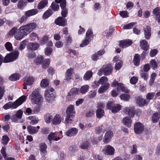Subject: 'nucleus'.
<instances>
[{
    "label": "nucleus",
    "instance_id": "nucleus-60",
    "mask_svg": "<svg viewBox=\"0 0 160 160\" xmlns=\"http://www.w3.org/2000/svg\"><path fill=\"white\" fill-rule=\"evenodd\" d=\"M56 134L54 132H51L48 136V139L50 141L54 140L56 138Z\"/></svg>",
    "mask_w": 160,
    "mask_h": 160
},
{
    "label": "nucleus",
    "instance_id": "nucleus-4",
    "mask_svg": "<svg viewBox=\"0 0 160 160\" xmlns=\"http://www.w3.org/2000/svg\"><path fill=\"white\" fill-rule=\"evenodd\" d=\"M27 97L26 96H22L13 103L10 102L6 103L3 106V108L5 109L10 108H16L25 101Z\"/></svg>",
    "mask_w": 160,
    "mask_h": 160
},
{
    "label": "nucleus",
    "instance_id": "nucleus-50",
    "mask_svg": "<svg viewBox=\"0 0 160 160\" xmlns=\"http://www.w3.org/2000/svg\"><path fill=\"white\" fill-rule=\"evenodd\" d=\"M75 116L69 115L66 114V117L65 118V122L68 123H71L72 121V119Z\"/></svg>",
    "mask_w": 160,
    "mask_h": 160
},
{
    "label": "nucleus",
    "instance_id": "nucleus-6",
    "mask_svg": "<svg viewBox=\"0 0 160 160\" xmlns=\"http://www.w3.org/2000/svg\"><path fill=\"white\" fill-rule=\"evenodd\" d=\"M93 37L92 32L90 29H88L86 33L85 39L82 41L80 45V47H83L88 45Z\"/></svg>",
    "mask_w": 160,
    "mask_h": 160
},
{
    "label": "nucleus",
    "instance_id": "nucleus-31",
    "mask_svg": "<svg viewBox=\"0 0 160 160\" xmlns=\"http://www.w3.org/2000/svg\"><path fill=\"white\" fill-rule=\"evenodd\" d=\"M37 10L36 9H32L26 12L25 14L27 17H29L36 14L37 13Z\"/></svg>",
    "mask_w": 160,
    "mask_h": 160
},
{
    "label": "nucleus",
    "instance_id": "nucleus-40",
    "mask_svg": "<svg viewBox=\"0 0 160 160\" xmlns=\"http://www.w3.org/2000/svg\"><path fill=\"white\" fill-rule=\"evenodd\" d=\"M53 116L50 114H46L44 117V120L47 123H49L52 121Z\"/></svg>",
    "mask_w": 160,
    "mask_h": 160
},
{
    "label": "nucleus",
    "instance_id": "nucleus-56",
    "mask_svg": "<svg viewBox=\"0 0 160 160\" xmlns=\"http://www.w3.org/2000/svg\"><path fill=\"white\" fill-rule=\"evenodd\" d=\"M122 64V63L121 60L118 61V62L116 63L115 65V69L117 70L120 69L121 68Z\"/></svg>",
    "mask_w": 160,
    "mask_h": 160
},
{
    "label": "nucleus",
    "instance_id": "nucleus-7",
    "mask_svg": "<svg viewBox=\"0 0 160 160\" xmlns=\"http://www.w3.org/2000/svg\"><path fill=\"white\" fill-rule=\"evenodd\" d=\"M37 26L36 23L34 22L29 23L25 25L21 26V29H24L25 32L28 34L33 30L35 29Z\"/></svg>",
    "mask_w": 160,
    "mask_h": 160
},
{
    "label": "nucleus",
    "instance_id": "nucleus-64",
    "mask_svg": "<svg viewBox=\"0 0 160 160\" xmlns=\"http://www.w3.org/2000/svg\"><path fill=\"white\" fill-rule=\"evenodd\" d=\"M158 52V51L156 49H153L151 50L150 52V55L151 57H154L156 55Z\"/></svg>",
    "mask_w": 160,
    "mask_h": 160
},
{
    "label": "nucleus",
    "instance_id": "nucleus-57",
    "mask_svg": "<svg viewBox=\"0 0 160 160\" xmlns=\"http://www.w3.org/2000/svg\"><path fill=\"white\" fill-rule=\"evenodd\" d=\"M5 46L6 49L9 51H11L12 50V44L9 42H6L5 45Z\"/></svg>",
    "mask_w": 160,
    "mask_h": 160
},
{
    "label": "nucleus",
    "instance_id": "nucleus-39",
    "mask_svg": "<svg viewBox=\"0 0 160 160\" xmlns=\"http://www.w3.org/2000/svg\"><path fill=\"white\" fill-rule=\"evenodd\" d=\"M121 108V106L119 104H115L112 107V112L113 113H115L118 112Z\"/></svg>",
    "mask_w": 160,
    "mask_h": 160
},
{
    "label": "nucleus",
    "instance_id": "nucleus-35",
    "mask_svg": "<svg viewBox=\"0 0 160 160\" xmlns=\"http://www.w3.org/2000/svg\"><path fill=\"white\" fill-rule=\"evenodd\" d=\"M133 61L136 66H138L140 63V56L138 54H136L134 57Z\"/></svg>",
    "mask_w": 160,
    "mask_h": 160
},
{
    "label": "nucleus",
    "instance_id": "nucleus-15",
    "mask_svg": "<svg viewBox=\"0 0 160 160\" xmlns=\"http://www.w3.org/2000/svg\"><path fill=\"white\" fill-rule=\"evenodd\" d=\"M59 1H61L60 4L61 7L62 9L61 12L62 15L63 17H65L68 13V10L66 8V0H59Z\"/></svg>",
    "mask_w": 160,
    "mask_h": 160
},
{
    "label": "nucleus",
    "instance_id": "nucleus-49",
    "mask_svg": "<svg viewBox=\"0 0 160 160\" xmlns=\"http://www.w3.org/2000/svg\"><path fill=\"white\" fill-rule=\"evenodd\" d=\"M120 98L121 100L128 101L130 98V96L127 94H122L120 95Z\"/></svg>",
    "mask_w": 160,
    "mask_h": 160
},
{
    "label": "nucleus",
    "instance_id": "nucleus-20",
    "mask_svg": "<svg viewBox=\"0 0 160 160\" xmlns=\"http://www.w3.org/2000/svg\"><path fill=\"white\" fill-rule=\"evenodd\" d=\"M102 68L104 74L106 75H108L111 73L112 67L111 65H104Z\"/></svg>",
    "mask_w": 160,
    "mask_h": 160
},
{
    "label": "nucleus",
    "instance_id": "nucleus-37",
    "mask_svg": "<svg viewBox=\"0 0 160 160\" xmlns=\"http://www.w3.org/2000/svg\"><path fill=\"white\" fill-rule=\"evenodd\" d=\"M50 62V59L47 58L45 59L42 62V67L43 69H46L49 66Z\"/></svg>",
    "mask_w": 160,
    "mask_h": 160
},
{
    "label": "nucleus",
    "instance_id": "nucleus-46",
    "mask_svg": "<svg viewBox=\"0 0 160 160\" xmlns=\"http://www.w3.org/2000/svg\"><path fill=\"white\" fill-rule=\"evenodd\" d=\"M48 3L47 0H43L41 1L38 4V8L42 9L45 7Z\"/></svg>",
    "mask_w": 160,
    "mask_h": 160
},
{
    "label": "nucleus",
    "instance_id": "nucleus-52",
    "mask_svg": "<svg viewBox=\"0 0 160 160\" xmlns=\"http://www.w3.org/2000/svg\"><path fill=\"white\" fill-rule=\"evenodd\" d=\"M141 77L145 80H147L148 78V74L147 72L141 70L140 72Z\"/></svg>",
    "mask_w": 160,
    "mask_h": 160
},
{
    "label": "nucleus",
    "instance_id": "nucleus-44",
    "mask_svg": "<svg viewBox=\"0 0 160 160\" xmlns=\"http://www.w3.org/2000/svg\"><path fill=\"white\" fill-rule=\"evenodd\" d=\"M160 118L159 113H154L152 116V120L153 122H157Z\"/></svg>",
    "mask_w": 160,
    "mask_h": 160
},
{
    "label": "nucleus",
    "instance_id": "nucleus-2",
    "mask_svg": "<svg viewBox=\"0 0 160 160\" xmlns=\"http://www.w3.org/2000/svg\"><path fill=\"white\" fill-rule=\"evenodd\" d=\"M18 55L19 52L17 51H15L7 54L4 58L0 54V66L3 62L4 63H8L15 61L18 58Z\"/></svg>",
    "mask_w": 160,
    "mask_h": 160
},
{
    "label": "nucleus",
    "instance_id": "nucleus-8",
    "mask_svg": "<svg viewBox=\"0 0 160 160\" xmlns=\"http://www.w3.org/2000/svg\"><path fill=\"white\" fill-rule=\"evenodd\" d=\"M118 86L117 87V90L118 92H119L122 91V92L129 93V90L126 87H124L123 84L122 83H118V82L114 80L111 85L112 87H115Z\"/></svg>",
    "mask_w": 160,
    "mask_h": 160
},
{
    "label": "nucleus",
    "instance_id": "nucleus-63",
    "mask_svg": "<svg viewBox=\"0 0 160 160\" xmlns=\"http://www.w3.org/2000/svg\"><path fill=\"white\" fill-rule=\"evenodd\" d=\"M30 37L32 41H34L38 38V36L37 33L32 32L30 35Z\"/></svg>",
    "mask_w": 160,
    "mask_h": 160
},
{
    "label": "nucleus",
    "instance_id": "nucleus-45",
    "mask_svg": "<svg viewBox=\"0 0 160 160\" xmlns=\"http://www.w3.org/2000/svg\"><path fill=\"white\" fill-rule=\"evenodd\" d=\"M92 72L91 71H88L86 72L83 77L85 80H87L90 79L92 76Z\"/></svg>",
    "mask_w": 160,
    "mask_h": 160
},
{
    "label": "nucleus",
    "instance_id": "nucleus-38",
    "mask_svg": "<svg viewBox=\"0 0 160 160\" xmlns=\"http://www.w3.org/2000/svg\"><path fill=\"white\" fill-rule=\"evenodd\" d=\"M20 76V75L18 73H14L9 77V79L11 81H15L19 80Z\"/></svg>",
    "mask_w": 160,
    "mask_h": 160
},
{
    "label": "nucleus",
    "instance_id": "nucleus-24",
    "mask_svg": "<svg viewBox=\"0 0 160 160\" xmlns=\"http://www.w3.org/2000/svg\"><path fill=\"white\" fill-rule=\"evenodd\" d=\"M39 47V44L37 42H30L29 43L27 48L28 49L31 50L35 51Z\"/></svg>",
    "mask_w": 160,
    "mask_h": 160
},
{
    "label": "nucleus",
    "instance_id": "nucleus-9",
    "mask_svg": "<svg viewBox=\"0 0 160 160\" xmlns=\"http://www.w3.org/2000/svg\"><path fill=\"white\" fill-rule=\"evenodd\" d=\"M53 89L51 87H48L45 92V97L46 100L48 102L52 101L53 98Z\"/></svg>",
    "mask_w": 160,
    "mask_h": 160
},
{
    "label": "nucleus",
    "instance_id": "nucleus-51",
    "mask_svg": "<svg viewBox=\"0 0 160 160\" xmlns=\"http://www.w3.org/2000/svg\"><path fill=\"white\" fill-rule=\"evenodd\" d=\"M52 12L51 10H47L43 14V18L44 19H46L49 17L52 14Z\"/></svg>",
    "mask_w": 160,
    "mask_h": 160
},
{
    "label": "nucleus",
    "instance_id": "nucleus-32",
    "mask_svg": "<svg viewBox=\"0 0 160 160\" xmlns=\"http://www.w3.org/2000/svg\"><path fill=\"white\" fill-rule=\"evenodd\" d=\"M28 120L30 121L29 123L33 125L38 123L39 120L38 118L34 116H30L28 118Z\"/></svg>",
    "mask_w": 160,
    "mask_h": 160
},
{
    "label": "nucleus",
    "instance_id": "nucleus-28",
    "mask_svg": "<svg viewBox=\"0 0 160 160\" xmlns=\"http://www.w3.org/2000/svg\"><path fill=\"white\" fill-rule=\"evenodd\" d=\"M55 2H52L51 7L52 9L54 11H58L59 8V5L58 3H60L61 4V1H59V0H55Z\"/></svg>",
    "mask_w": 160,
    "mask_h": 160
},
{
    "label": "nucleus",
    "instance_id": "nucleus-62",
    "mask_svg": "<svg viewBox=\"0 0 160 160\" xmlns=\"http://www.w3.org/2000/svg\"><path fill=\"white\" fill-rule=\"evenodd\" d=\"M52 52V49L50 48H47L45 50V54L47 56L51 54Z\"/></svg>",
    "mask_w": 160,
    "mask_h": 160
},
{
    "label": "nucleus",
    "instance_id": "nucleus-1",
    "mask_svg": "<svg viewBox=\"0 0 160 160\" xmlns=\"http://www.w3.org/2000/svg\"><path fill=\"white\" fill-rule=\"evenodd\" d=\"M30 99L32 103L38 105H41L43 98L38 89H35L30 95Z\"/></svg>",
    "mask_w": 160,
    "mask_h": 160
},
{
    "label": "nucleus",
    "instance_id": "nucleus-3",
    "mask_svg": "<svg viewBox=\"0 0 160 160\" xmlns=\"http://www.w3.org/2000/svg\"><path fill=\"white\" fill-rule=\"evenodd\" d=\"M21 28V26L18 30L17 28L14 27L10 30L8 34L10 36L14 35V37L16 39L20 40L28 35L24 29Z\"/></svg>",
    "mask_w": 160,
    "mask_h": 160
},
{
    "label": "nucleus",
    "instance_id": "nucleus-5",
    "mask_svg": "<svg viewBox=\"0 0 160 160\" xmlns=\"http://www.w3.org/2000/svg\"><path fill=\"white\" fill-rule=\"evenodd\" d=\"M98 81L100 82V84H104L102 85L98 90V92L99 93H102L106 91L109 87L110 85L109 83H105L108 81V79L107 77L103 76Z\"/></svg>",
    "mask_w": 160,
    "mask_h": 160
},
{
    "label": "nucleus",
    "instance_id": "nucleus-18",
    "mask_svg": "<svg viewBox=\"0 0 160 160\" xmlns=\"http://www.w3.org/2000/svg\"><path fill=\"white\" fill-rule=\"evenodd\" d=\"M39 147L41 155L42 156H45L47 153L46 144L44 142L41 143L39 145Z\"/></svg>",
    "mask_w": 160,
    "mask_h": 160
},
{
    "label": "nucleus",
    "instance_id": "nucleus-41",
    "mask_svg": "<svg viewBox=\"0 0 160 160\" xmlns=\"http://www.w3.org/2000/svg\"><path fill=\"white\" fill-rule=\"evenodd\" d=\"M104 111L101 108H98L96 111V114L97 117L98 118H101L103 115Z\"/></svg>",
    "mask_w": 160,
    "mask_h": 160
},
{
    "label": "nucleus",
    "instance_id": "nucleus-27",
    "mask_svg": "<svg viewBox=\"0 0 160 160\" xmlns=\"http://www.w3.org/2000/svg\"><path fill=\"white\" fill-rule=\"evenodd\" d=\"M144 32L145 38L147 39H149L151 36L150 28L148 26H146L144 28Z\"/></svg>",
    "mask_w": 160,
    "mask_h": 160
},
{
    "label": "nucleus",
    "instance_id": "nucleus-19",
    "mask_svg": "<svg viewBox=\"0 0 160 160\" xmlns=\"http://www.w3.org/2000/svg\"><path fill=\"white\" fill-rule=\"evenodd\" d=\"M136 103L139 106L142 107L148 103V101L143 100L142 97H137L136 98Z\"/></svg>",
    "mask_w": 160,
    "mask_h": 160
},
{
    "label": "nucleus",
    "instance_id": "nucleus-43",
    "mask_svg": "<svg viewBox=\"0 0 160 160\" xmlns=\"http://www.w3.org/2000/svg\"><path fill=\"white\" fill-rule=\"evenodd\" d=\"M90 146V143L89 142L87 141H85L82 142L81 143L80 147L81 149H88V148Z\"/></svg>",
    "mask_w": 160,
    "mask_h": 160
},
{
    "label": "nucleus",
    "instance_id": "nucleus-34",
    "mask_svg": "<svg viewBox=\"0 0 160 160\" xmlns=\"http://www.w3.org/2000/svg\"><path fill=\"white\" fill-rule=\"evenodd\" d=\"M27 4V2L26 0H21L18 2L17 6L19 9L22 10L26 5Z\"/></svg>",
    "mask_w": 160,
    "mask_h": 160
},
{
    "label": "nucleus",
    "instance_id": "nucleus-42",
    "mask_svg": "<svg viewBox=\"0 0 160 160\" xmlns=\"http://www.w3.org/2000/svg\"><path fill=\"white\" fill-rule=\"evenodd\" d=\"M49 84V81L47 79H42L40 83V86L42 88H45L47 87Z\"/></svg>",
    "mask_w": 160,
    "mask_h": 160
},
{
    "label": "nucleus",
    "instance_id": "nucleus-10",
    "mask_svg": "<svg viewBox=\"0 0 160 160\" xmlns=\"http://www.w3.org/2000/svg\"><path fill=\"white\" fill-rule=\"evenodd\" d=\"M79 92V90L77 88H72L67 96L66 98L67 100L70 101L73 100L75 98L76 95L78 94Z\"/></svg>",
    "mask_w": 160,
    "mask_h": 160
},
{
    "label": "nucleus",
    "instance_id": "nucleus-61",
    "mask_svg": "<svg viewBox=\"0 0 160 160\" xmlns=\"http://www.w3.org/2000/svg\"><path fill=\"white\" fill-rule=\"evenodd\" d=\"M9 140L8 137L7 136H4L2 139V143L4 145L7 144Z\"/></svg>",
    "mask_w": 160,
    "mask_h": 160
},
{
    "label": "nucleus",
    "instance_id": "nucleus-30",
    "mask_svg": "<svg viewBox=\"0 0 160 160\" xmlns=\"http://www.w3.org/2000/svg\"><path fill=\"white\" fill-rule=\"evenodd\" d=\"M27 129L28 132L31 134L36 133L38 131V129H36V127L31 125H29L27 127Z\"/></svg>",
    "mask_w": 160,
    "mask_h": 160
},
{
    "label": "nucleus",
    "instance_id": "nucleus-23",
    "mask_svg": "<svg viewBox=\"0 0 160 160\" xmlns=\"http://www.w3.org/2000/svg\"><path fill=\"white\" fill-rule=\"evenodd\" d=\"M62 121V118L60 115L57 114L53 117L52 120V123L53 124H59Z\"/></svg>",
    "mask_w": 160,
    "mask_h": 160
},
{
    "label": "nucleus",
    "instance_id": "nucleus-47",
    "mask_svg": "<svg viewBox=\"0 0 160 160\" xmlns=\"http://www.w3.org/2000/svg\"><path fill=\"white\" fill-rule=\"evenodd\" d=\"M44 58L42 56H38L34 60V62L37 65L41 64Z\"/></svg>",
    "mask_w": 160,
    "mask_h": 160
},
{
    "label": "nucleus",
    "instance_id": "nucleus-14",
    "mask_svg": "<svg viewBox=\"0 0 160 160\" xmlns=\"http://www.w3.org/2000/svg\"><path fill=\"white\" fill-rule=\"evenodd\" d=\"M144 129V126L142 124L137 122L134 124V129L136 134H139L142 132Z\"/></svg>",
    "mask_w": 160,
    "mask_h": 160
},
{
    "label": "nucleus",
    "instance_id": "nucleus-53",
    "mask_svg": "<svg viewBox=\"0 0 160 160\" xmlns=\"http://www.w3.org/2000/svg\"><path fill=\"white\" fill-rule=\"evenodd\" d=\"M152 13L155 15L156 17L160 16V8L158 7L155 8L152 11Z\"/></svg>",
    "mask_w": 160,
    "mask_h": 160
},
{
    "label": "nucleus",
    "instance_id": "nucleus-11",
    "mask_svg": "<svg viewBox=\"0 0 160 160\" xmlns=\"http://www.w3.org/2000/svg\"><path fill=\"white\" fill-rule=\"evenodd\" d=\"M73 69L71 68L68 69L65 73V77L63 81L69 82L72 79L73 77Z\"/></svg>",
    "mask_w": 160,
    "mask_h": 160
},
{
    "label": "nucleus",
    "instance_id": "nucleus-16",
    "mask_svg": "<svg viewBox=\"0 0 160 160\" xmlns=\"http://www.w3.org/2000/svg\"><path fill=\"white\" fill-rule=\"evenodd\" d=\"M22 114L23 111L22 110H18L15 114H14L12 116V121L14 122H17L18 119H21Z\"/></svg>",
    "mask_w": 160,
    "mask_h": 160
},
{
    "label": "nucleus",
    "instance_id": "nucleus-55",
    "mask_svg": "<svg viewBox=\"0 0 160 160\" xmlns=\"http://www.w3.org/2000/svg\"><path fill=\"white\" fill-rule=\"evenodd\" d=\"M154 96V93L153 92H149L147 93L146 95V98L147 99L146 100L148 101V103L150 100L152 99Z\"/></svg>",
    "mask_w": 160,
    "mask_h": 160
},
{
    "label": "nucleus",
    "instance_id": "nucleus-22",
    "mask_svg": "<svg viewBox=\"0 0 160 160\" xmlns=\"http://www.w3.org/2000/svg\"><path fill=\"white\" fill-rule=\"evenodd\" d=\"M132 43V41L130 40H123L120 41L119 46L120 48H124L130 46Z\"/></svg>",
    "mask_w": 160,
    "mask_h": 160
},
{
    "label": "nucleus",
    "instance_id": "nucleus-26",
    "mask_svg": "<svg viewBox=\"0 0 160 160\" xmlns=\"http://www.w3.org/2000/svg\"><path fill=\"white\" fill-rule=\"evenodd\" d=\"M55 22L57 25L62 26H64L66 25V20L63 18L59 17L55 20Z\"/></svg>",
    "mask_w": 160,
    "mask_h": 160
},
{
    "label": "nucleus",
    "instance_id": "nucleus-21",
    "mask_svg": "<svg viewBox=\"0 0 160 160\" xmlns=\"http://www.w3.org/2000/svg\"><path fill=\"white\" fill-rule=\"evenodd\" d=\"M78 131V129L74 128H72L68 129L66 132V135L68 137H71L77 134Z\"/></svg>",
    "mask_w": 160,
    "mask_h": 160
},
{
    "label": "nucleus",
    "instance_id": "nucleus-25",
    "mask_svg": "<svg viewBox=\"0 0 160 160\" xmlns=\"http://www.w3.org/2000/svg\"><path fill=\"white\" fill-rule=\"evenodd\" d=\"M66 113L69 115L75 116V111L73 105H70L68 106L66 110Z\"/></svg>",
    "mask_w": 160,
    "mask_h": 160
},
{
    "label": "nucleus",
    "instance_id": "nucleus-12",
    "mask_svg": "<svg viewBox=\"0 0 160 160\" xmlns=\"http://www.w3.org/2000/svg\"><path fill=\"white\" fill-rule=\"evenodd\" d=\"M123 112L128 114L130 117L133 118L135 114V110L132 107H126L123 109Z\"/></svg>",
    "mask_w": 160,
    "mask_h": 160
},
{
    "label": "nucleus",
    "instance_id": "nucleus-33",
    "mask_svg": "<svg viewBox=\"0 0 160 160\" xmlns=\"http://www.w3.org/2000/svg\"><path fill=\"white\" fill-rule=\"evenodd\" d=\"M24 80L26 81L28 85L30 86L34 82V79L32 76L26 77L24 78Z\"/></svg>",
    "mask_w": 160,
    "mask_h": 160
},
{
    "label": "nucleus",
    "instance_id": "nucleus-17",
    "mask_svg": "<svg viewBox=\"0 0 160 160\" xmlns=\"http://www.w3.org/2000/svg\"><path fill=\"white\" fill-rule=\"evenodd\" d=\"M113 135V132L111 131H109L107 132L104 136L103 141L106 143H108L111 140Z\"/></svg>",
    "mask_w": 160,
    "mask_h": 160
},
{
    "label": "nucleus",
    "instance_id": "nucleus-36",
    "mask_svg": "<svg viewBox=\"0 0 160 160\" xmlns=\"http://www.w3.org/2000/svg\"><path fill=\"white\" fill-rule=\"evenodd\" d=\"M140 45L142 48L144 50H147L149 48V45L147 42L145 40L141 41Z\"/></svg>",
    "mask_w": 160,
    "mask_h": 160
},
{
    "label": "nucleus",
    "instance_id": "nucleus-59",
    "mask_svg": "<svg viewBox=\"0 0 160 160\" xmlns=\"http://www.w3.org/2000/svg\"><path fill=\"white\" fill-rule=\"evenodd\" d=\"M136 24V23L133 22L130 23L128 24L125 25L123 28L125 29H130L132 28V27Z\"/></svg>",
    "mask_w": 160,
    "mask_h": 160
},
{
    "label": "nucleus",
    "instance_id": "nucleus-29",
    "mask_svg": "<svg viewBox=\"0 0 160 160\" xmlns=\"http://www.w3.org/2000/svg\"><path fill=\"white\" fill-rule=\"evenodd\" d=\"M132 122V120L128 117L124 118L122 120V123L124 125L128 127H131Z\"/></svg>",
    "mask_w": 160,
    "mask_h": 160
},
{
    "label": "nucleus",
    "instance_id": "nucleus-58",
    "mask_svg": "<svg viewBox=\"0 0 160 160\" xmlns=\"http://www.w3.org/2000/svg\"><path fill=\"white\" fill-rule=\"evenodd\" d=\"M48 38L46 36H44L40 40V43L42 45L45 44L48 40Z\"/></svg>",
    "mask_w": 160,
    "mask_h": 160
},
{
    "label": "nucleus",
    "instance_id": "nucleus-48",
    "mask_svg": "<svg viewBox=\"0 0 160 160\" xmlns=\"http://www.w3.org/2000/svg\"><path fill=\"white\" fill-rule=\"evenodd\" d=\"M89 86L88 85H83L80 88V92L82 94H84L87 92L88 90Z\"/></svg>",
    "mask_w": 160,
    "mask_h": 160
},
{
    "label": "nucleus",
    "instance_id": "nucleus-13",
    "mask_svg": "<svg viewBox=\"0 0 160 160\" xmlns=\"http://www.w3.org/2000/svg\"><path fill=\"white\" fill-rule=\"evenodd\" d=\"M102 151L105 154L112 155L114 153L115 149L112 146L108 145L104 147Z\"/></svg>",
    "mask_w": 160,
    "mask_h": 160
},
{
    "label": "nucleus",
    "instance_id": "nucleus-54",
    "mask_svg": "<svg viewBox=\"0 0 160 160\" xmlns=\"http://www.w3.org/2000/svg\"><path fill=\"white\" fill-rule=\"evenodd\" d=\"M150 64L152 68L153 69H155L157 68L158 65L157 62L154 59H152L150 61Z\"/></svg>",
    "mask_w": 160,
    "mask_h": 160
}]
</instances>
